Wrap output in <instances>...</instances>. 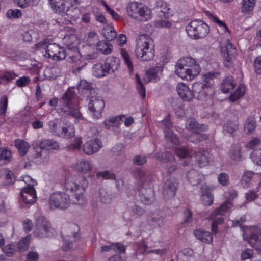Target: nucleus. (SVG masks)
Instances as JSON below:
<instances>
[{
  "mask_svg": "<svg viewBox=\"0 0 261 261\" xmlns=\"http://www.w3.org/2000/svg\"><path fill=\"white\" fill-rule=\"evenodd\" d=\"M64 40L65 43H66L68 47L66 50L67 61L72 65V67L74 68L73 72L74 73H77L87 64L84 57L82 56L76 46L78 41L76 36L74 35L65 36Z\"/></svg>",
  "mask_w": 261,
  "mask_h": 261,
  "instance_id": "f257e3e1",
  "label": "nucleus"
},
{
  "mask_svg": "<svg viewBox=\"0 0 261 261\" xmlns=\"http://www.w3.org/2000/svg\"><path fill=\"white\" fill-rule=\"evenodd\" d=\"M88 185L87 178L83 175H70L66 179L64 187L66 191L74 192L75 194V203L80 205H84L87 200L84 193Z\"/></svg>",
  "mask_w": 261,
  "mask_h": 261,
  "instance_id": "f03ea898",
  "label": "nucleus"
},
{
  "mask_svg": "<svg viewBox=\"0 0 261 261\" xmlns=\"http://www.w3.org/2000/svg\"><path fill=\"white\" fill-rule=\"evenodd\" d=\"M201 68L196 60L191 57L179 59L175 66V73L182 79L191 81L198 75Z\"/></svg>",
  "mask_w": 261,
  "mask_h": 261,
  "instance_id": "7ed1b4c3",
  "label": "nucleus"
},
{
  "mask_svg": "<svg viewBox=\"0 0 261 261\" xmlns=\"http://www.w3.org/2000/svg\"><path fill=\"white\" fill-rule=\"evenodd\" d=\"M154 53V43L151 37L146 34L139 35L136 43L137 58L141 61L148 62L153 59Z\"/></svg>",
  "mask_w": 261,
  "mask_h": 261,
  "instance_id": "20e7f679",
  "label": "nucleus"
},
{
  "mask_svg": "<svg viewBox=\"0 0 261 261\" xmlns=\"http://www.w3.org/2000/svg\"><path fill=\"white\" fill-rule=\"evenodd\" d=\"M74 96V89H69L61 99L58 112L61 115L72 116L79 121L82 120L83 117L77 107V103Z\"/></svg>",
  "mask_w": 261,
  "mask_h": 261,
  "instance_id": "39448f33",
  "label": "nucleus"
},
{
  "mask_svg": "<svg viewBox=\"0 0 261 261\" xmlns=\"http://www.w3.org/2000/svg\"><path fill=\"white\" fill-rule=\"evenodd\" d=\"M215 73H207L202 76L203 83H195L193 85V90L199 94V99L211 97L215 93L214 81Z\"/></svg>",
  "mask_w": 261,
  "mask_h": 261,
  "instance_id": "423d86ee",
  "label": "nucleus"
},
{
  "mask_svg": "<svg viewBox=\"0 0 261 261\" xmlns=\"http://www.w3.org/2000/svg\"><path fill=\"white\" fill-rule=\"evenodd\" d=\"M126 11L129 17L139 21H146L152 17L151 10L139 2L129 3L127 6Z\"/></svg>",
  "mask_w": 261,
  "mask_h": 261,
  "instance_id": "0eeeda50",
  "label": "nucleus"
},
{
  "mask_svg": "<svg viewBox=\"0 0 261 261\" xmlns=\"http://www.w3.org/2000/svg\"><path fill=\"white\" fill-rule=\"evenodd\" d=\"M188 35L192 39H198L205 37L210 32L207 24L200 20H194L186 27Z\"/></svg>",
  "mask_w": 261,
  "mask_h": 261,
  "instance_id": "6e6552de",
  "label": "nucleus"
},
{
  "mask_svg": "<svg viewBox=\"0 0 261 261\" xmlns=\"http://www.w3.org/2000/svg\"><path fill=\"white\" fill-rule=\"evenodd\" d=\"M232 207V203L228 200L222 203L219 208L215 210L210 216V218L213 220L212 224V233L216 234L217 232V226L221 224L224 221L222 217L225 213H228Z\"/></svg>",
  "mask_w": 261,
  "mask_h": 261,
  "instance_id": "1a4fd4ad",
  "label": "nucleus"
},
{
  "mask_svg": "<svg viewBox=\"0 0 261 261\" xmlns=\"http://www.w3.org/2000/svg\"><path fill=\"white\" fill-rule=\"evenodd\" d=\"M70 204V196L64 192H53L49 197V206L51 209L64 210L68 207Z\"/></svg>",
  "mask_w": 261,
  "mask_h": 261,
  "instance_id": "9d476101",
  "label": "nucleus"
},
{
  "mask_svg": "<svg viewBox=\"0 0 261 261\" xmlns=\"http://www.w3.org/2000/svg\"><path fill=\"white\" fill-rule=\"evenodd\" d=\"M53 230L49 223L43 216L38 217L35 222L34 234L38 238L47 237Z\"/></svg>",
  "mask_w": 261,
  "mask_h": 261,
  "instance_id": "9b49d317",
  "label": "nucleus"
},
{
  "mask_svg": "<svg viewBox=\"0 0 261 261\" xmlns=\"http://www.w3.org/2000/svg\"><path fill=\"white\" fill-rule=\"evenodd\" d=\"M244 237L249 238V242L254 247L261 248V229L256 226L246 227L243 229Z\"/></svg>",
  "mask_w": 261,
  "mask_h": 261,
  "instance_id": "f8f14e48",
  "label": "nucleus"
},
{
  "mask_svg": "<svg viewBox=\"0 0 261 261\" xmlns=\"http://www.w3.org/2000/svg\"><path fill=\"white\" fill-rule=\"evenodd\" d=\"M162 123L165 127L164 129L165 137L168 146L173 147L174 145H179L180 142L178 137L172 132L169 130L172 126L169 115H168L166 118L163 120Z\"/></svg>",
  "mask_w": 261,
  "mask_h": 261,
  "instance_id": "ddd939ff",
  "label": "nucleus"
},
{
  "mask_svg": "<svg viewBox=\"0 0 261 261\" xmlns=\"http://www.w3.org/2000/svg\"><path fill=\"white\" fill-rule=\"evenodd\" d=\"M193 159L197 166L200 168L207 166L213 159L212 154L208 151L201 150L196 152L192 159L186 160L184 163V166L190 164L191 160Z\"/></svg>",
  "mask_w": 261,
  "mask_h": 261,
  "instance_id": "4468645a",
  "label": "nucleus"
},
{
  "mask_svg": "<svg viewBox=\"0 0 261 261\" xmlns=\"http://www.w3.org/2000/svg\"><path fill=\"white\" fill-rule=\"evenodd\" d=\"M45 56L54 60H62L66 57V50L57 43H50L48 46Z\"/></svg>",
  "mask_w": 261,
  "mask_h": 261,
  "instance_id": "2eb2a0df",
  "label": "nucleus"
},
{
  "mask_svg": "<svg viewBox=\"0 0 261 261\" xmlns=\"http://www.w3.org/2000/svg\"><path fill=\"white\" fill-rule=\"evenodd\" d=\"M88 109L95 118L101 117V112L105 107L103 100L100 97H91L90 98Z\"/></svg>",
  "mask_w": 261,
  "mask_h": 261,
  "instance_id": "dca6fc26",
  "label": "nucleus"
},
{
  "mask_svg": "<svg viewBox=\"0 0 261 261\" xmlns=\"http://www.w3.org/2000/svg\"><path fill=\"white\" fill-rule=\"evenodd\" d=\"M102 147L101 140L95 138L86 141L82 146V151L84 154L90 155L98 152Z\"/></svg>",
  "mask_w": 261,
  "mask_h": 261,
  "instance_id": "f3484780",
  "label": "nucleus"
},
{
  "mask_svg": "<svg viewBox=\"0 0 261 261\" xmlns=\"http://www.w3.org/2000/svg\"><path fill=\"white\" fill-rule=\"evenodd\" d=\"M223 54V64L226 67H229L232 64V60L236 50L229 40H227L225 46L221 47Z\"/></svg>",
  "mask_w": 261,
  "mask_h": 261,
  "instance_id": "a211bd4d",
  "label": "nucleus"
},
{
  "mask_svg": "<svg viewBox=\"0 0 261 261\" xmlns=\"http://www.w3.org/2000/svg\"><path fill=\"white\" fill-rule=\"evenodd\" d=\"M49 4L53 11L62 16L66 14L67 15H72L68 14L69 7L66 6V0H48Z\"/></svg>",
  "mask_w": 261,
  "mask_h": 261,
  "instance_id": "6ab92c4d",
  "label": "nucleus"
},
{
  "mask_svg": "<svg viewBox=\"0 0 261 261\" xmlns=\"http://www.w3.org/2000/svg\"><path fill=\"white\" fill-rule=\"evenodd\" d=\"M140 200L145 204L151 203L154 199V192L151 185L146 187L143 185L139 190Z\"/></svg>",
  "mask_w": 261,
  "mask_h": 261,
  "instance_id": "aec40b11",
  "label": "nucleus"
},
{
  "mask_svg": "<svg viewBox=\"0 0 261 261\" xmlns=\"http://www.w3.org/2000/svg\"><path fill=\"white\" fill-rule=\"evenodd\" d=\"M176 91L178 95L184 101H190L194 96L193 92L182 82L179 83L177 85Z\"/></svg>",
  "mask_w": 261,
  "mask_h": 261,
  "instance_id": "412c9836",
  "label": "nucleus"
},
{
  "mask_svg": "<svg viewBox=\"0 0 261 261\" xmlns=\"http://www.w3.org/2000/svg\"><path fill=\"white\" fill-rule=\"evenodd\" d=\"M177 183L174 179H170L164 184L163 194L165 199H168L174 197L177 190Z\"/></svg>",
  "mask_w": 261,
  "mask_h": 261,
  "instance_id": "4be33fe9",
  "label": "nucleus"
},
{
  "mask_svg": "<svg viewBox=\"0 0 261 261\" xmlns=\"http://www.w3.org/2000/svg\"><path fill=\"white\" fill-rule=\"evenodd\" d=\"M72 168L75 171L83 174H87L93 169L91 163L86 159H83L77 160L72 165Z\"/></svg>",
  "mask_w": 261,
  "mask_h": 261,
  "instance_id": "5701e85b",
  "label": "nucleus"
},
{
  "mask_svg": "<svg viewBox=\"0 0 261 261\" xmlns=\"http://www.w3.org/2000/svg\"><path fill=\"white\" fill-rule=\"evenodd\" d=\"M35 189L33 187H27L21 191V199L25 204H33L36 200Z\"/></svg>",
  "mask_w": 261,
  "mask_h": 261,
  "instance_id": "b1692460",
  "label": "nucleus"
},
{
  "mask_svg": "<svg viewBox=\"0 0 261 261\" xmlns=\"http://www.w3.org/2000/svg\"><path fill=\"white\" fill-rule=\"evenodd\" d=\"M207 16L212 22L217 24L219 34L224 35L226 37L229 35V29L224 21L220 20L217 16L211 13H208Z\"/></svg>",
  "mask_w": 261,
  "mask_h": 261,
  "instance_id": "393cba45",
  "label": "nucleus"
},
{
  "mask_svg": "<svg viewBox=\"0 0 261 261\" xmlns=\"http://www.w3.org/2000/svg\"><path fill=\"white\" fill-rule=\"evenodd\" d=\"M103 64L108 74L118 70L120 66V60L116 57H109L106 58Z\"/></svg>",
  "mask_w": 261,
  "mask_h": 261,
  "instance_id": "a878e982",
  "label": "nucleus"
},
{
  "mask_svg": "<svg viewBox=\"0 0 261 261\" xmlns=\"http://www.w3.org/2000/svg\"><path fill=\"white\" fill-rule=\"evenodd\" d=\"M186 127L187 129L194 133H198L200 130H206L207 126L197 123L195 119L190 118L187 120Z\"/></svg>",
  "mask_w": 261,
  "mask_h": 261,
  "instance_id": "bb28decb",
  "label": "nucleus"
},
{
  "mask_svg": "<svg viewBox=\"0 0 261 261\" xmlns=\"http://www.w3.org/2000/svg\"><path fill=\"white\" fill-rule=\"evenodd\" d=\"M203 177L202 174L195 170H191L187 174V178L192 186L198 185L201 182Z\"/></svg>",
  "mask_w": 261,
  "mask_h": 261,
  "instance_id": "cd10ccee",
  "label": "nucleus"
},
{
  "mask_svg": "<svg viewBox=\"0 0 261 261\" xmlns=\"http://www.w3.org/2000/svg\"><path fill=\"white\" fill-rule=\"evenodd\" d=\"M38 146L40 149L46 150H58L60 147L58 142L51 139L42 140L39 142Z\"/></svg>",
  "mask_w": 261,
  "mask_h": 261,
  "instance_id": "c85d7f7f",
  "label": "nucleus"
},
{
  "mask_svg": "<svg viewBox=\"0 0 261 261\" xmlns=\"http://www.w3.org/2000/svg\"><path fill=\"white\" fill-rule=\"evenodd\" d=\"M125 247L121 243H112L109 245H105L101 247V252H109L113 251L116 253H124L125 251Z\"/></svg>",
  "mask_w": 261,
  "mask_h": 261,
  "instance_id": "c756f323",
  "label": "nucleus"
},
{
  "mask_svg": "<svg viewBox=\"0 0 261 261\" xmlns=\"http://www.w3.org/2000/svg\"><path fill=\"white\" fill-rule=\"evenodd\" d=\"M61 133L59 137L66 138H71L75 135V128L71 123H66L62 126Z\"/></svg>",
  "mask_w": 261,
  "mask_h": 261,
  "instance_id": "7c9ffc66",
  "label": "nucleus"
},
{
  "mask_svg": "<svg viewBox=\"0 0 261 261\" xmlns=\"http://www.w3.org/2000/svg\"><path fill=\"white\" fill-rule=\"evenodd\" d=\"M194 235L195 237L203 242L211 243L213 242L212 234L210 232L199 229L194 231Z\"/></svg>",
  "mask_w": 261,
  "mask_h": 261,
  "instance_id": "2f4dec72",
  "label": "nucleus"
},
{
  "mask_svg": "<svg viewBox=\"0 0 261 261\" xmlns=\"http://www.w3.org/2000/svg\"><path fill=\"white\" fill-rule=\"evenodd\" d=\"M14 144L19 155L21 156H24L30 148V145L27 142L20 139L16 140Z\"/></svg>",
  "mask_w": 261,
  "mask_h": 261,
  "instance_id": "473e14b6",
  "label": "nucleus"
},
{
  "mask_svg": "<svg viewBox=\"0 0 261 261\" xmlns=\"http://www.w3.org/2000/svg\"><path fill=\"white\" fill-rule=\"evenodd\" d=\"M163 70L161 66H156L150 68L146 73L148 80L146 81L147 82L150 80L157 81L159 79L160 75Z\"/></svg>",
  "mask_w": 261,
  "mask_h": 261,
  "instance_id": "72a5a7b5",
  "label": "nucleus"
},
{
  "mask_svg": "<svg viewBox=\"0 0 261 261\" xmlns=\"http://www.w3.org/2000/svg\"><path fill=\"white\" fill-rule=\"evenodd\" d=\"M124 117V115H119L109 118L105 120L104 124L108 129H110L114 126H118L122 122Z\"/></svg>",
  "mask_w": 261,
  "mask_h": 261,
  "instance_id": "f704fd0d",
  "label": "nucleus"
},
{
  "mask_svg": "<svg viewBox=\"0 0 261 261\" xmlns=\"http://www.w3.org/2000/svg\"><path fill=\"white\" fill-rule=\"evenodd\" d=\"M256 122L254 117H249L245 121L244 124V130L248 135L252 134L256 128Z\"/></svg>",
  "mask_w": 261,
  "mask_h": 261,
  "instance_id": "c9c22d12",
  "label": "nucleus"
},
{
  "mask_svg": "<svg viewBox=\"0 0 261 261\" xmlns=\"http://www.w3.org/2000/svg\"><path fill=\"white\" fill-rule=\"evenodd\" d=\"M147 222L151 225L162 227L165 224L166 221L165 217L159 215H153L147 218Z\"/></svg>",
  "mask_w": 261,
  "mask_h": 261,
  "instance_id": "e433bc0d",
  "label": "nucleus"
},
{
  "mask_svg": "<svg viewBox=\"0 0 261 261\" xmlns=\"http://www.w3.org/2000/svg\"><path fill=\"white\" fill-rule=\"evenodd\" d=\"M103 64L97 63L94 64L92 68L93 75L97 77L106 76L108 74Z\"/></svg>",
  "mask_w": 261,
  "mask_h": 261,
  "instance_id": "4c0bfd02",
  "label": "nucleus"
},
{
  "mask_svg": "<svg viewBox=\"0 0 261 261\" xmlns=\"http://www.w3.org/2000/svg\"><path fill=\"white\" fill-rule=\"evenodd\" d=\"M48 127L50 131L55 136H59L61 133V122L58 119H54L49 122Z\"/></svg>",
  "mask_w": 261,
  "mask_h": 261,
  "instance_id": "58836bf2",
  "label": "nucleus"
},
{
  "mask_svg": "<svg viewBox=\"0 0 261 261\" xmlns=\"http://www.w3.org/2000/svg\"><path fill=\"white\" fill-rule=\"evenodd\" d=\"M156 8L158 9H160V11L164 14V16L168 18L172 14L170 12V8H169V5L165 2L163 1H158L156 3Z\"/></svg>",
  "mask_w": 261,
  "mask_h": 261,
  "instance_id": "ea45409f",
  "label": "nucleus"
},
{
  "mask_svg": "<svg viewBox=\"0 0 261 261\" xmlns=\"http://www.w3.org/2000/svg\"><path fill=\"white\" fill-rule=\"evenodd\" d=\"M207 187L205 185H203L201 187V190L202 192V200L205 205H210L213 202V196L211 192L207 191Z\"/></svg>",
  "mask_w": 261,
  "mask_h": 261,
  "instance_id": "a19ab883",
  "label": "nucleus"
},
{
  "mask_svg": "<svg viewBox=\"0 0 261 261\" xmlns=\"http://www.w3.org/2000/svg\"><path fill=\"white\" fill-rule=\"evenodd\" d=\"M235 84L233 82V79L229 76L223 80L221 84V89L224 93H228L230 90L234 88Z\"/></svg>",
  "mask_w": 261,
  "mask_h": 261,
  "instance_id": "79ce46f5",
  "label": "nucleus"
},
{
  "mask_svg": "<svg viewBox=\"0 0 261 261\" xmlns=\"http://www.w3.org/2000/svg\"><path fill=\"white\" fill-rule=\"evenodd\" d=\"M157 159L162 163H167L174 160V156L168 151H160L156 153Z\"/></svg>",
  "mask_w": 261,
  "mask_h": 261,
  "instance_id": "37998d69",
  "label": "nucleus"
},
{
  "mask_svg": "<svg viewBox=\"0 0 261 261\" xmlns=\"http://www.w3.org/2000/svg\"><path fill=\"white\" fill-rule=\"evenodd\" d=\"M97 49L103 54H110L112 51L111 45L108 42L104 41H101L97 42Z\"/></svg>",
  "mask_w": 261,
  "mask_h": 261,
  "instance_id": "c03bdc74",
  "label": "nucleus"
},
{
  "mask_svg": "<svg viewBox=\"0 0 261 261\" xmlns=\"http://www.w3.org/2000/svg\"><path fill=\"white\" fill-rule=\"evenodd\" d=\"M93 196L95 197H98L99 200L103 203L108 202L111 199V195L103 188L100 189L98 191H96Z\"/></svg>",
  "mask_w": 261,
  "mask_h": 261,
  "instance_id": "a18cd8bd",
  "label": "nucleus"
},
{
  "mask_svg": "<svg viewBox=\"0 0 261 261\" xmlns=\"http://www.w3.org/2000/svg\"><path fill=\"white\" fill-rule=\"evenodd\" d=\"M254 172L252 171H247L244 173L241 180V184L244 188L249 187Z\"/></svg>",
  "mask_w": 261,
  "mask_h": 261,
  "instance_id": "49530a36",
  "label": "nucleus"
},
{
  "mask_svg": "<svg viewBox=\"0 0 261 261\" xmlns=\"http://www.w3.org/2000/svg\"><path fill=\"white\" fill-rule=\"evenodd\" d=\"M239 123L237 121H227L223 126V131L225 133L232 134L238 129Z\"/></svg>",
  "mask_w": 261,
  "mask_h": 261,
  "instance_id": "de8ad7c7",
  "label": "nucleus"
},
{
  "mask_svg": "<svg viewBox=\"0 0 261 261\" xmlns=\"http://www.w3.org/2000/svg\"><path fill=\"white\" fill-rule=\"evenodd\" d=\"M17 76V75L13 72H5L0 75V84H7Z\"/></svg>",
  "mask_w": 261,
  "mask_h": 261,
  "instance_id": "09e8293b",
  "label": "nucleus"
},
{
  "mask_svg": "<svg viewBox=\"0 0 261 261\" xmlns=\"http://www.w3.org/2000/svg\"><path fill=\"white\" fill-rule=\"evenodd\" d=\"M256 0H242V11L248 13L252 11L255 5Z\"/></svg>",
  "mask_w": 261,
  "mask_h": 261,
  "instance_id": "8fccbe9b",
  "label": "nucleus"
},
{
  "mask_svg": "<svg viewBox=\"0 0 261 261\" xmlns=\"http://www.w3.org/2000/svg\"><path fill=\"white\" fill-rule=\"evenodd\" d=\"M102 34L109 40H113L116 36V32L114 28L111 25H107L102 29Z\"/></svg>",
  "mask_w": 261,
  "mask_h": 261,
  "instance_id": "3c124183",
  "label": "nucleus"
},
{
  "mask_svg": "<svg viewBox=\"0 0 261 261\" xmlns=\"http://www.w3.org/2000/svg\"><path fill=\"white\" fill-rule=\"evenodd\" d=\"M245 93V88L244 85H240L238 86L237 89L230 96V99L234 101L242 97Z\"/></svg>",
  "mask_w": 261,
  "mask_h": 261,
  "instance_id": "603ef678",
  "label": "nucleus"
},
{
  "mask_svg": "<svg viewBox=\"0 0 261 261\" xmlns=\"http://www.w3.org/2000/svg\"><path fill=\"white\" fill-rule=\"evenodd\" d=\"M121 55L128 70L130 73L132 72L133 71V65L128 53L125 49H122L121 50Z\"/></svg>",
  "mask_w": 261,
  "mask_h": 261,
  "instance_id": "864d4df0",
  "label": "nucleus"
},
{
  "mask_svg": "<svg viewBox=\"0 0 261 261\" xmlns=\"http://www.w3.org/2000/svg\"><path fill=\"white\" fill-rule=\"evenodd\" d=\"M11 152L9 150L0 148V165L9 162L11 158Z\"/></svg>",
  "mask_w": 261,
  "mask_h": 261,
  "instance_id": "5fc2aeb1",
  "label": "nucleus"
},
{
  "mask_svg": "<svg viewBox=\"0 0 261 261\" xmlns=\"http://www.w3.org/2000/svg\"><path fill=\"white\" fill-rule=\"evenodd\" d=\"M78 237V234L76 233H73L71 236L69 235L67 236L64 238V245L63 246V249L65 251L68 250L72 246V241L75 240V239Z\"/></svg>",
  "mask_w": 261,
  "mask_h": 261,
  "instance_id": "6e6d98bb",
  "label": "nucleus"
},
{
  "mask_svg": "<svg viewBox=\"0 0 261 261\" xmlns=\"http://www.w3.org/2000/svg\"><path fill=\"white\" fill-rule=\"evenodd\" d=\"M30 236H27L19 241L17 247L20 252H23L28 249L30 242Z\"/></svg>",
  "mask_w": 261,
  "mask_h": 261,
  "instance_id": "4d7b16f0",
  "label": "nucleus"
},
{
  "mask_svg": "<svg viewBox=\"0 0 261 261\" xmlns=\"http://www.w3.org/2000/svg\"><path fill=\"white\" fill-rule=\"evenodd\" d=\"M250 158L255 164L261 166V148L254 150Z\"/></svg>",
  "mask_w": 261,
  "mask_h": 261,
  "instance_id": "13d9d810",
  "label": "nucleus"
},
{
  "mask_svg": "<svg viewBox=\"0 0 261 261\" xmlns=\"http://www.w3.org/2000/svg\"><path fill=\"white\" fill-rule=\"evenodd\" d=\"M136 81L137 83V88L138 90V92L139 94L142 98H144L145 97V88L144 87L141 80L138 74L136 75Z\"/></svg>",
  "mask_w": 261,
  "mask_h": 261,
  "instance_id": "bf43d9fd",
  "label": "nucleus"
},
{
  "mask_svg": "<svg viewBox=\"0 0 261 261\" xmlns=\"http://www.w3.org/2000/svg\"><path fill=\"white\" fill-rule=\"evenodd\" d=\"M8 107V98L6 96H3L0 100V115L5 116Z\"/></svg>",
  "mask_w": 261,
  "mask_h": 261,
  "instance_id": "052dcab7",
  "label": "nucleus"
},
{
  "mask_svg": "<svg viewBox=\"0 0 261 261\" xmlns=\"http://www.w3.org/2000/svg\"><path fill=\"white\" fill-rule=\"evenodd\" d=\"M154 25L155 28L169 29L173 25V23L168 20H159L154 21Z\"/></svg>",
  "mask_w": 261,
  "mask_h": 261,
  "instance_id": "680f3d73",
  "label": "nucleus"
},
{
  "mask_svg": "<svg viewBox=\"0 0 261 261\" xmlns=\"http://www.w3.org/2000/svg\"><path fill=\"white\" fill-rule=\"evenodd\" d=\"M175 152L177 156L181 158L187 157L190 153L189 149L187 147L176 148Z\"/></svg>",
  "mask_w": 261,
  "mask_h": 261,
  "instance_id": "e2e57ef3",
  "label": "nucleus"
},
{
  "mask_svg": "<svg viewBox=\"0 0 261 261\" xmlns=\"http://www.w3.org/2000/svg\"><path fill=\"white\" fill-rule=\"evenodd\" d=\"M97 177H101L105 179H115V174L109 171L97 172L96 174Z\"/></svg>",
  "mask_w": 261,
  "mask_h": 261,
  "instance_id": "0e129e2a",
  "label": "nucleus"
},
{
  "mask_svg": "<svg viewBox=\"0 0 261 261\" xmlns=\"http://www.w3.org/2000/svg\"><path fill=\"white\" fill-rule=\"evenodd\" d=\"M98 40V35L95 31H91L88 33L87 41L90 45L95 44Z\"/></svg>",
  "mask_w": 261,
  "mask_h": 261,
  "instance_id": "69168bd1",
  "label": "nucleus"
},
{
  "mask_svg": "<svg viewBox=\"0 0 261 261\" xmlns=\"http://www.w3.org/2000/svg\"><path fill=\"white\" fill-rule=\"evenodd\" d=\"M2 251L8 256H11L15 253L16 250L14 245L8 244L2 248Z\"/></svg>",
  "mask_w": 261,
  "mask_h": 261,
  "instance_id": "338daca9",
  "label": "nucleus"
},
{
  "mask_svg": "<svg viewBox=\"0 0 261 261\" xmlns=\"http://www.w3.org/2000/svg\"><path fill=\"white\" fill-rule=\"evenodd\" d=\"M7 16L9 18H19L22 15L21 11L19 9H9L8 10Z\"/></svg>",
  "mask_w": 261,
  "mask_h": 261,
  "instance_id": "774afa93",
  "label": "nucleus"
}]
</instances>
